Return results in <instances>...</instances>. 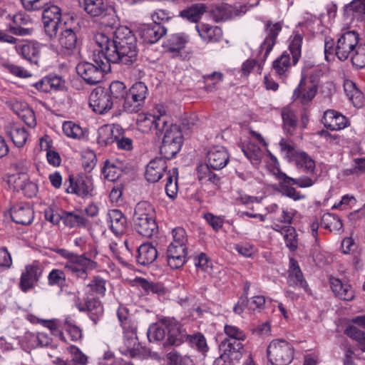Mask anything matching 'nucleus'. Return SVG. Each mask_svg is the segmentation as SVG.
<instances>
[{"instance_id": "1", "label": "nucleus", "mask_w": 365, "mask_h": 365, "mask_svg": "<svg viewBox=\"0 0 365 365\" xmlns=\"http://www.w3.org/2000/svg\"><path fill=\"white\" fill-rule=\"evenodd\" d=\"M110 66L111 63L130 66L137 61V41L130 28L119 25L114 31L112 42L102 51Z\"/></svg>"}, {"instance_id": "2", "label": "nucleus", "mask_w": 365, "mask_h": 365, "mask_svg": "<svg viewBox=\"0 0 365 365\" xmlns=\"http://www.w3.org/2000/svg\"><path fill=\"white\" fill-rule=\"evenodd\" d=\"M94 63L81 62L76 66L78 74L90 85H96L102 81L104 73L111 71V66L102 51L93 53Z\"/></svg>"}, {"instance_id": "3", "label": "nucleus", "mask_w": 365, "mask_h": 365, "mask_svg": "<svg viewBox=\"0 0 365 365\" xmlns=\"http://www.w3.org/2000/svg\"><path fill=\"white\" fill-rule=\"evenodd\" d=\"M133 223L135 230L142 236L151 237L158 232L155 211L148 202H140L135 208Z\"/></svg>"}, {"instance_id": "4", "label": "nucleus", "mask_w": 365, "mask_h": 365, "mask_svg": "<svg viewBox=\"0 0 365 365\" xmlns=\"http://www.w3.org/2000/svg\"><path fill=\"white\" fill-rule=\"evenodd\" d=\"M163 134L160 153L164 158L171 159L180 152L182 145V130L179 125L168 122L163 129Z\"/></svg>"}, {"instance_id": "5", "label": "nucleus", "mask_w": 365, "mask_h": 365, "mask_svg": "<svg viewBox=\"0 0 365 365\" xmlns=\"http://www.w3.org/2000/svg\"><path fill=\"white\" fill-rule=\"evenodd\" d=\"M267 355L272 365H289L294 359V349L286 340L274 339L267 346Z\"/></svg>"}, {"instance_id": "6", "label": "nucleus", "mask_w": 365, "mask_h": 365, "mask_svg": "<svg viewBox=\"0 0 365 365\" xmlns=\"http://www.w3.org/2000/svg\"><path fill=\"white\" fill-rule=\"evenodd\" d=\"M160 324L168 330V338L165 346H180L188 338V334L182 325L174 318L164 317Z\"/></svg>"}, {"instance_id": "7", "label": "nucleus", "mask_w": 365, "mask_h": 365, "mask_svg": "<svg viewBox=\"0 0 365 365\" xmlns=\"http://www.w3.org/2000/svg\"><path fill=\"white\" fill-rule=\"evenodd\" d=\"M168 118L165 115H154L150 114H141L138 116L137 123L140 130L143 133L152 132L160 136L168 123Z\"/></svg>"}, {"instance_id": "8", "label": "nucleus", "mask_w": 365, "mask_h": 365, "mask_svg": "<svg viewBox=\"0 0 365 365\" xmlns=\"http://www.w3.org/2000/svg\"><path fill=\"white\" fill-rule=\"evenodd\" d=\"M359 35L355 31H346L341 35L335 46V55L340 61L348 59L359 46Z\"/></svg>"}, {"instance_id": "9", "label": "nucleus", "mask_w": 365, "mask_h": 365, "mask_svg": "<svg viewBox=\"0 0 365 365\" xmlns=\"http://www.w3.org/2000/svg\"><path fill=\"white\" fill-rule=\"evenodd\" d=\"M97 267V263L84 255L73 257L70 261H66L65 269L76 277L85 279L87 278L88 272Z\"/></svg>"}, {"instance_id": "10", "label": "nucleus", "mask_w": 365, "mask_h": 365, "mask_svg": "<svg viewBox=\"0 0 365 365\" xmlns=\"http://www.w3.org/2000/svg\"><path fill=\"white\" fill-rule=\"evenodd\" d=\"M89 105L96 113L103 114L110 110L114 103L107 90L100 87L95 88L90 94Z\"/></svg>"}, {"instance_id": "11", "label": "nucleus", "mask_w": 365, "mask_h": 365, "mask_svg": "<svg viewBox=\"0 0 365 365\" xmlns=\"http://www.w3.org/2000/svg\"><path fill=\"white\" fill-rule=\"evenodd\" d=\"M243 347L240 343L221 342L220 350L222 354L214 361L213 365H232L231 361L241 357Z\"/></svg>"}, {"instance_id": "12", "label": "nucleus", "mask_w": 365, "mask_h": 365, "mask_svg": "<svg viewBox=\"0 0 365 365\" xmlns=\"http://www.w3.org/2000/svg\"><path fill=\"white\" fill-rule=\"evenodd\" d=\"M9 183L13 186L14 190L22 191L25 196L32 197L37 193V185L29 180L26 173L13 175L9 178Z\"/></svg>"}, {"instance_id": "13", "label": "nucleus", "mask_w": 365, "mask_h": 365, "mask_svg": "<svg viewBox=\"0 0 365 365\" xmlns=\"http://www.w3.org/2000/svg\"><path fill=\"white\" fill-rule=\"evenodd\" d=\"M229 154L223 146L216 145L207 152L206 160L213 170H221L229 162Z\"/></svg>"}, {"instance_id": "14", "label": "nucleus", "mask_w": 365, "mask_h": 365, "mask_svg": "<svg viewBox=\"0 0 365 365\" xmlns=\"http://www.w3.org/2000/svg\"><path fill=\"white\" fill-rule=\"evenodd\" d=\"M11 217L14 222L23 225H30L34 218V212L26 203H19L11 208Z\"/></svg>"}, {"instance_id": "15", "label": "nucleus", "mask_w": 365, "mask_h": 365, "mask_svg": "<svg viewBox=\"0 0 365 365\" xmlns=\"http://www.w3.org/2000/svg\"><path fill=\"white\" fill-rule=\"evenodd\" d=\"M122 129L118 125H105L98 129V143L101 145H109L115 143L122 135Z\"/></svg>"}, {"instance_id": "16", "label": "nucleus", "mask_w": 365, "mask_h": 365, "mask_svg": "<svg viewBox=\"0 0 365 365\" xmlns=\"http://www.w3.org/2000/svg\"><path fill=\"white\" fill-rule=\"evenodd\" d=\"M140 37L145 43H155L167 33V29L163 24H143Z\"/></svg>"}, {"instance_id": "17", "label": "nucleus", "mask_w": 365, "mask_h": 365, "mask_svg": "<svg viewBox=\"0 0 365 365\" xmlns=\"http://www.w3.org/2000/svg\"><path fill=\"white\" fill-rule=\"evenodd\" d=\"M187 247L170 245L167 250V261L172 269H178L185 262Z\"/></svg>"}, {"instance_id": "18", "label": "nucleus", "mask_w": 365, "mask_h": 365, "mask_svg": "<svg viewBox=\"0 0 365 365\" xmlns=\"http://www.w3.org/2000/svg\"><path fill=\"white\" fill-rule=\"evenodd\" d=\"M165 159L157 158L148 163L145 170V178L148 181L156 182L163 177L168 168Z\"/></svg>"}, {"instance_id": "19", "label": "nucleus", "mask_w": 365, "mask_h": 365, "mask_svg": "<svg viewBox=\"0 0 365 365\" xmlns=\"http://www.w3.org/2000/svg\"><path fill=\"white\" fill-rule=\"evenodd\" d=\"M344 16L350 21H363L365 14V0H353L344 6Z\"/></svg>"}, {"instance_id": "20", "label": "nucleus", "mask_w": 365, "mask_h": 365, "mask_svg": "<svg viewBox=\"0 0 365 365\" xmlns=\"http://www.w3.org/2000/svg\"><path fill=\"white\" fill-rule=\"evenodd\" d=\"M282 28L280 24H267L265 32L267 36L259 47V52L265 51L262 60L264 61L272 51L276 43V38L278 36Z\"/></svg>"}, {"instance_id": "21", "label": "nucleus", "mask_w": 365, "mask_h": 365, "mask_svg": "<svg viewBox=\"0 0 365 365\" xmlns=\"http://www.w3.org/2000/svg\"><path fill=\"white\" fill-rule=\"evenodd\" d=\"M322 123L326 128L331 130H339L346 126L347 120L345 116L338 112L329 110L324 113Z\"/></svg>"}, {"instance_id": "22", "label": "nucleus", "mask_w": 365, "mask_h": 365, "mask_svg": "<svg viewBox=\"0 0 365 365\" xmlns=\"http://www.w3.org/2000/svg\"><path fill=\"white\" fill-rule=\"evenodd\" d=\"M317 91V88L312 83H306L302 80L294 91L293 98L294 100H299L302 104H306L312 100Z\"/></svg>"}, {"instance_id": "23", "label": "nucleus", "mask_w": 365, "mask_h": 365, "mask_svg": "<svg viewBox=\"0 0 365 365\" xmlns=\"http://www.w3.org/2000/svg\"><path fill=\"white\" fill-rule=\"evenodd\" d=\"M344 90L354 107L362 108L364 106L365 97L354 81L349 79L345 80L344 82Z\"/></svg>"}, {"instance_id": "24", "label": "nucleus", "mask_w": 365, "mask_h": 365, "mask_svg": "<svg viewBox=\"0 0 365 365\" xmlns=\"http://www.w3.org/2000/svg\"><path fill=\"white\" fill-rule=\"evenodd\" d=\"M287 283L290 287H299L306 292L308 291V284L304 279L299 267L294 259H290V270L289 272Z\"/></svg>"}, {"instance_id": "25", "label": "nucleus", "mask_w": 365, "mask_h": 365, "mask_svg": "<svg viewBox=\"0 0 365 365\" xmlns=\"http://www.w3.org/2000/svg\"><path fill=\"white\" fill-rule=\"evenodd\" d=\"M41 270L35 265L26 266L25 272L21 274L20 287L22 291L26 292L31 289L34 283L38 280Z\"/></svg>"}, {"instance_id": "26", "label": "nucleus", "mask_w": 365, "mask_h": 365, "mask_svg": "<svg viewBox=\"0 0 365 365\" xmlns=\"http://www.w3.org/2000/svg\"><path fill=\"white\" fill-rule=\"evenodd\" d=\"M207 11V6L202 3L194 4L182 10L180 16L192 23H197Z\"/></svg>"}, {"instance_id": "27", "label": "nucleus", "mask_w": 365, "mask_h": 365, "mask_svg": "<svg viewBox=\"0 0 365 365\" xmlns=\"http://www.w3.org/2000/svg\"><path fill=\"white\" fill-rule=\"evenodd\" d=\"M78 309L80 311H87L94 324H98L103 314V307L101 302L94 298L88 299L85 305L79 306Z\"/></svg>"}, {"instance_id": "28", "label": "nucleus", "mask_w": 365, "mask_h": 365, "mask_svg": "<svg viewBox=\"0 0 365 365\" xmlns=\"http://www.w3.org/2000/svg\"><path fill=\"white\" fill-rule=\"evenodd\" d=\"M158 257L156 248L150 243H144L138 249L137 262L141 265L153 263Z\"/></svg>"}, {"instance_id": "29", "label": "nucleus", "mask_w": 365, "mask_h": 365, "mask_svg": "<svg viewBox=\"0 0 365 365\" xmlns=\"http://www.w3.org/2000/svg\"><path fill=\"white\" fill-rule=\"evenodd\" d=\"M329 282L333 292L339 299L349 301L354 298V291L349 284L342 283L341 280L335 277H331Z\"/></svg>"}, {"instance_id": "30", "label": "nucleus", "mask_w": 365, "mask_h": 365, "mask_svg": "<svg viewBox=\"0 0 365 365\" xmlns=\"http://www.w3.org/2000/svg\"><path fill=\"white\" fill-rule=\"evenodd\" d=\"M196 29L202 39L217 41L222 37V29L214 24H196Z\"/></svg>"}, {"instance_id": "31", "label": "nucleus", "mask_w": 365, "mask_h": 365, "mask_svg": "<svg viewBox=\"0 0 365 365\" xmlns=\"http://www.w3.org/2000/svg\"><path fill=\"white\" fill-rule=\"evenodd\" d=\"M298 168L304 172L313 174L316 170L314 160L305 152L300 151L295 153L293 160Z\"/></svg>"}, {"instance_id": "32", "label": "nucleus", "mask_w": 365, "mask_h": 365, "mask_svg": "<svg viewBox=\"0 0 365 365\" xmlns=\"http://www.w3.org/2000/svg\"><path fill=\"white\" fill-rule=\"evenodd\" d=\"M108 216L112 231L116 235L123 232L127 220L121 211L116 209L111 210L108 212Z\"/></svg>"}, {"instance_id": "33", "label": "nucleus", "mask_w": 365, "mask_h": 365, "mask_svg": "<svg viewBox=\"0 0 365 365\" xmlns=\"http://www.w3.org/2000/svg\"><path fill=\"white\" fill-rule=\"evenodd\" d=\"M70 188L71 192L81 197H86L92 195L93 185L89 178H79L74 183L71 182Z\"/></svg>"}, {"instance_id": "34", "label": "nucleus", "mask_w": 365, "mask_h": 365, "mask_svg": "<svg viewBox=\"0 0 365 365\" xmlns=\"http://www.w3.org/2000/svg\"><path fill=\"white\" fill-rule=\"evenodd\" d=\"M6 133L14 145L19 148L24 145L28 139V132L22 126L16 124L11 125L7 128Z\"/></svg>"}, {"instance_id": "35", "label": "nucleus", "mask_w": 365, "mask_h": 365, "mask_svg": "<svg viewBox=\"0 0 365 365\" xmlns=\"http://www.w3.org/2000/svg\"><path fill=\"white\" fill-rule=\"evenodd\" d=\"M272 229L281 232L284 235V240L286 245L291 250H294L297 247V239L296 230L290 226H281L278 223H274Z\"/></svg>"}, {"instance_id": "36", "label": "nucleus", "mask_w": 365, "mask_h": 365, "mask_svg": "<svg viewBox=\"0 0 365 365\" xmlns=\"http://www.w3.org/2000/svg\"><path fill=\"white\" fill-rule=\"evenodd\" d=\"M62 221L69 228L84 227L86 219L79 211H63L61 213Z\"/></svg>"}, {"instance_id": "37", "label": "nucleus", "mask_w": 365, "mask_h": 365, "mask_svg": "<svg viewBox=\"0 0 365 365\" xmlns=\"http://www.w3.org/2000/svg\"><path fill=\"white\" fill-rule=\"evenodd\" d=\"M178 170L173 168L167 173L165 192L167 195L172 200H174L178 192Z\"/></svg>"}, {"instance_id": "38", "label": "nucleus", "mask_w": 365, "mask_h": 365, "mask_svg": "<svg viewBox=\"0 0 365 365\" xmlns=\"http://www.w3.org/2000/svg\"><path fill=\"white\" fill-rule=\"evenodd\" d=\"M135 283L147 294L153 293L160 295L166 292V288L161 283L148 281L143 277H137Z\"/></svg>"}, {"instance_id": "39", "label": "nucleus", "mask_w": 365, "mask_h": 365, "mask_svg": "<svg viewBox=\"0 0 365 365\" xmlns=\"http://www.w3.org/2000/svg\"><path fill=\"white\" fill-rule=\"evenodd\" d=\"M302 40L303 34L299 31H295L290 37L289 50L292 56L293 65H295L301 57Z\"/></svg>"}, {"instance_id": "40", "label": "nucleus", "mask_w": 365, "mask_h": 365, "mask_svg": "<svg viewBox=\"0 0 365 365\" xmlns=\"http://www.w3.org/2000/svg\"><path fill=\"white\" fill-rule=\"evenodd\" d=\"M337 6L336 4L331 2L326 6V12L322 13L319 16H312L307 14L306 19L310 21H319L322 23H329L334 21L336 16Z\"/></svg>"}, {"instance_id": "41", "label": "nucleus", "mask_w": 365, "mask_h": 365, "mask_svg": "<svg viewBox=\"0 0 365 365\" xmlns=\"http://www.w3.org/2000/svg\"><path fill=\"white\" fill-rule=\"evenodd\" d=\"M224 332L226 334L227 338H225L222 342L228 341L232 344L240 343L243 345L242 341L246 339V334L244 331L234 325L225 324Z\"/></svg>"}, {"instance_id": "42", "label": "nucleus", "mask_w": 365, "mask_h": 365, "mask_svg": "<svg viewBox=\"0 0 365 365\" xmlns=\"http://www.w3.org/2000/svg\"><path fill=\"white\" fill-rule=\"evenodd\" d=\"M19 53L25 59L36 64L39 60L40 44L38 43H29L23 45L20 48Z\"/></svg>"}, {"instance_id": "43", "label": "nucleus", "mask_w": 365, "mask_h": 365, "mask_svg": "<svg viewBox=\"0 0 365 365\" xmlns=\"http://www.w3.org/2000/svg\"><path fill=\"white\" fill-rule=\"evenodd\" d=\"M277 178L279 180H284L287 182H292L293 185H296L301 188H306L312 187L316 182V180L309 176H302L298 178H293L289 177L285 173L278 170L277 173Z\"/></svg>"}, {"instance_id": "44", "label": "nucleus", "mask_w": 365, "mask_h": 365, "mask_svg": "<svg viewBox=\"0 0 365 365\" xmlns=\"http://www.w3.org/2000/svg\"><path fill=\"white\" fill-rule=\"evenodd\" d=\"M188 41L187 36L183 34L172 35L165 44V47L171 52H180Z\"/></svg>"}, {"instance_id": "45", "label": "nucleus", "mask_w": 365, "mask_h": 365, "mask_svg": "<svg viewBox=\"0 0 365 365\" xmlns=\"http://www.w3.org/2000/svg\"><path fill=\"white\" fill-rule=\"evenodd\" d=\"M79 3L84 10L93 16L101 15L105 9L103 0H79Z\"/></svg>"}, {"instance_id": "46", "label": "nucleus", "mask_w": 365, "mask_h": 365, "mask_svg": "<svg viewBox=\"0 0 365 365\" xmlns=\"http://www.w3.org/2000/svg\"><path fill=\"white\" fill-rule=\"evenodd\" d=\"M210 168L208 163L207 164H201L197 167V179L201 183L212 182L216 185L219 182L220 178L210 170Z\"/></svg>"}, {"instance_id": "47", "label": "nucleus", "mask_w": 365, "mask_h": 365, "mask_svg": "<svg viewBox=\"0 0 365 365\" xmlns=\"http://www.w3.org/2000/svg\"><path fill=\"white\" fill-rule=\"evenodd\" d=\"M107 93L111 98V101L115 104H118L123 100L126 90L125 85L120 81H113L110 83L109 88H106Z\"/></svg>"}, {"instance_id": "48", "label": "nucleus", "mask_w": 365, "mask_h": 365, "mask_svg": "<svg viewBox=\"0 0 365 365\" xmlns=\"http://www.w3.org/2000/svg\"><path fill=\"white\" fill-rule=\"evenodd\" d=\"M71 354V361H60L59 365H87L88 357L76 346H71L68 348Z\"/></svg>"}, {"instance_id": "49", "label": "nucleus", "mask_w": 365, "mask_h": 365, "mask_svg": "<svg viewBox=\"0 0 365 365\" xmlns=\"http://www.w3.org/2000/svg\"><path fill=\"white\" fill-rule=\"evenodd\" d=\"M210 14L215 21H227L231 20L233 16L237 15V12L227 6H218L212 9Z\"/></svg>"}, {"instance_id": "50", "label": "nucleus", "mask_w": 365, "mask_h": 365, "mask_svg": "<svg viewBox=\"0 0 365 365\" xmlns=\"http://www.w3.org/2000/svg\"><path fill=\"white\" fill-rule=\"evenodd\" d=\"M61 32L59 38V43L62 47L71 50L76 47L77 36L75 31L71 29L61 28Z\"/></svg>"}, {"instance_id": "51", "label": "nucleus", "mask_w": 365, "mask_h": 365, "mask_svg": "<svg viewBox=\"0 0 365 365\" xmlns=\"http://www.w3.org/2000/svg\"><path fill=\"white\" fill-rule=\"evenodd\" d=\"M292 64L289 54L285 51L279 58L274 61L272 68L279 76H285L287 72L289 71Z\"/></svg>"}, {"instance_id": "52", "label": "nucleus", "mask_w": 365, "mask_h": 365, "mask_svg": "<svg viewBox=\"0 0 365 365\" xmlns=\"http://www.w3.org/2000/svg\"><path fill=\"white\" fill-rule=\"evenodd\" d=\"M321 225L325 229H328L331 232L339 231L343 227V223L340 218L336 215L329 212L322 215Z\"/></svg>"}, {"instance_id": "53", "label": "nucleus", "mask_w": 365, "mask_h": 365, "mask_svg": "<svg viewBox=\"0 0 365 365\" xmlns=\"http://www.w3.org/2000/svg\"><path fill=\"white\" fill-rule=\"evenodd\" d=\"M242 151L254 165L260 163L263 153L259 146L250 143L242 148Z\"/></svg>"}, {"instance_id": "54", "label": "nucleus", "mask_w": 365, "mask_h": 365, "mask_svg": "<svg viewBox=\"0 0 365 365\" xmlns=\"http://www.w3.org/2000/svg\"><path fill=\"white\" fill-rule=\"evenodd\" d=\"M187 341L190 343L191 346L195 348L202 354H205L209 350L206 339L200 333H197L193 335H188Z\"/></svg>"}, {"instance_id": "55", "label": "nucleus", "mask_w": 365, "mask_h": 365, "mask_svg": "<svg viewBox=\"0 0 365 365\" xmlns=\"http://www.w3.org/2000/svg\"><path fill=\"white\" fill-rule=\"evenodd\" d=\"M43 23H60L61 21V9L56 5L46 8L42 14Z\"/></svg>"}, {"instance_id": "56", "label": "nucleus", "mask_w": 365, "mask_h": 365, "mask_svg": "<svg viewBox=\"0 0 365 365\" xmlns=\"http://www.w3.org/2000/svg\"><path fill=\"white\" fill-rule=\"evenodd\" d=\"M284 127L287 133L292 134L296 127L297 116L289 108H284L282 110Z\"/></svg>"}, {"instance_id": "57", "label": "nucleus", "mask_w": 365, "mask_h": 365, "mask_svg": "<svg viewBox=\"0 0 365 365\" xmlns=\"http://www.w3.org/2000/svg\"><path fill=\"white\" fill-rule=\"evenodd\" d=\"M354 66L359 68L365 67V44L359 43L349 57Z\"/></svg>"}, {"instance_id": "58", "label": "nucleus", "mask_w": 365, "mask_h": 365, "mask_svg": "<svg viewBox=\"0 0 365 365\" xmlns=\"http://www.w3.org/2000/svg\"><path fill=\"white\" fill-rule=\"evenodd\" d=\"M292 182H287L280 180L279 187L282 194L294 200H300L305 198V195L301 194L294 187H292Z\"/></svg>"}, {"instance_id": "59", "label": "nucleus", "mask_w": 365, "mask_h": 365, "mask_svg": "<svg viewBox=\"0 0 365 365\" xmlns=\"http://www.w3.org/2000/svg\"><path fill=\"white\" fill-rule=\"evenodd\" d=\"M105 178L109 181H115L119 178L121 170L113 163L106 160L103 168Z\"/></svg>"}, {"instance_id": "60", "label": "nucleus", "mask_w": 365, "mask_h": 365, "mask_svg": "<svg viewBox=\"0 0 365 365\" xmlns=\"http://www.w3.org/2000/svg\"><path fill=\"white\" fill-rule=\"evenodd\" d=\"M165 327L153 324L150 326L148 330V337L150 341H161L165 336Z\"/></svg>"}, {"instance_id": "61", "label": "nucleus", "mask_w": 365, "mask_h": 365, "mask_svg": "<svg viewBox=\"0 0 365 365\" xmlns=\"http://www.w3.org/2000/svg\"><path fill=\"white\" fill-rule=\"evenodd\" d=\"M97 163V158L93 151L88 150L82 153V165L86 172H91Z\"/></svg>"}, {"instance_id": "62", "label": "nucleus", "mask_w": 365, "mask_h": 365, "mask_svg": "<svg viewBox=\"0 0 365 365\" xmlns=\"http://www.w3.org/2000/svg\"><path fill=\"white\" fill-rule=\"evenodd\" d=\"M63 130L65 135L73 138H79L83 135L81 128L71 121L63 124Z\"/></svg>"}, {"instance_id": "63", "label": "nucleus", "mask_w": 365, "mask_h": 365, "mask_svg": "<svg viewBox=\"0 0 365 365\" xmlns=\"http://www.w3.org/2000/svg\"><path fill=\"white\" fill-rule=\"evenodd\" d=\"M48 279L50 285L61 287L66 282V275L63 271L54 269L49 273Z\"/></svg>"}, {"instance_id": "64", "label": "nucleus", "mask_w": 365, "mask_h": 365, "mask_svg": "<svg viewBox=\"0 0 365 365\" xmlns=\"http://www.w3.org/2000/svg\"><path fill=\"white\" fill-rule=\"evenodd\" d=\"M172 233L173 240L170 245H178V247H186L187 238L185 229L177 227L173 230Z\"/></svg>"}]
</instances>
